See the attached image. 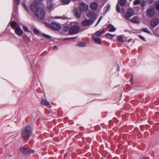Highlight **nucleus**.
Masks as SVG:
<instances>
[{
    "label": "nucleus",
    "mask_w": 159,
    "mask_h": 159,
    "mask_svg": "<svg viewBox=\"0 0 159 159\" xmlns=\"http://www.w3.org/2000/svg\"><path fill=\"white\" fill-rule=\"evenodd\" d=\"M138 37L140 39L142 40H143L144 41H145V39L141 35H138Z\"/></svg>",
    "instance_id": "38"
},
{
    "label": "nucleus",
    "mask_w": 159,
    "mask_h": 159,
    "mask_svg": "<svg viewBox=\"0 0 159 159\" xmlns=\"http://www.w3.org/2000/svg\"><path fill=\"white\" fill-rule=\"evenodd\" d=\"M45 24L47 27L51 29V24H49L47 23H45Z\"/></svg>",
    "instance_id": "39"
},
{
    "label": "nucleus",
    "mask_w": 159,
    "mask_h": 159,
    "mask_svg": "<svg viewBox=\"0 0 159 159\" xmlns=\"http://www.w3.org/2000/svg\"><path fill=\"white\" fill-rule=\"evenodd\" d=\"M116 10L118 13H120V8L118 4H117L116 5Z\"/></svg>",
    "instance_id": "32"
},
{
    "label": "nucleus",
    "mask_w": 159,
    "mask_h": 159,
    "mask_svg": "<svg viewBox=\"0 0 159 159\" xmlns=\"http://www.w3.org/2000/svg\"><path fill=\"white\" fill-rule=\"evenodd\" d=\"M140 5L142 7H144L146 5V1L144 0H143V1L141 2H140Z\"/></svg>",
    "instance_id": "31"
},
{
    "label": "nucleus",
    "mask_w": 159,
    "mask_h": 159,
    "mask_svg": "<svg viewBox=\"0 0 159 159\" xmlns=\"http://www.w3.org/2000/svg\"><path fill=\"white\" fill-rule=\"evenodd\" d=\"M20 150L23 154L25 155L34 153V152L33 150L25 147L20 148Z\"/></svg>",
    "instance_id": "5"
},
{
    "label": "nucleus",
    "mask_w": 159,
    "mask_h": 159,
    "mask_svg": "<svg viewBox=\"0 0 159 159\" xmlns=\"http://www.w3.org/2000/svg\"><path fill=\"white\" fill-rule=\"evenodd\" d=\"M131 41V39H129L128 40V42H130Z\"/></svg>",
    "instance_id": "49"
},
{
    "label": "nucleus",
    "mask_w": 159,
    "mask_h": 159,
    "mask_svg": "<svg viewBox=\"0 0 159 159\" xmlns=\"http://www.w3.org/2000/svg\"><path fill=\"white\" fill-rule=\"evenodd\" d=\"M57 47H56V46H54V49H57Z\"/></svg>",
    "instance_id": "48"
},
{
    "label": "nucleus",
    "mask_w": 159,
    "mask_h": 159,
    "mask_svg": "<svg viewBox=\"0 0 159 159\" xmlns=\"http://www.w3.org/2000/svg\"><path fill=\"white\" fill-rule=\"evenodd\" d=\"M79 7L80 9V10L83 12H85L87 11L88 9V5L84 2L80 4Z\"/></svg>",
    "instance_id": "10"
},
{
    "label": "nucleus",
    "mask_w": 159,
    "mask_h": 159,
    "mask_svg": "<svg viewBox=\"0 0 159 159\" xmlns=\"http://www.w3.org/2000/svg\"><path fill=\"white\" fill-rule=\"evenodd\" d=\"M141 30L146 33H151V32L147 28H142L141 29Z\"/></svg>",
    "instance_id": "24"
},
{
    "label": "nucleus",
    "mask_w": 159,
    "mask_h": 159,
    "mask_svg": "<svg viewBox=\"0 0 159 159\" xmlns=\"http://www.w3.org/2000/svg\"><path fill=\"white\" fill-rule=\"evenodd\" d=\"M53 0H47L46 7L48 10L51 11L53 9L54 4L52 3Z\"/></svg>",
    "instance_id": "9"
},
{
    "label": "nucleus",
    "mask_w": 159,
    "mask_h": 159,
    "mask_svg": "<svg viewBox=\"0 0 159 159\" xmlns=\"http://www.w3.org/2000/svg\"><path fill=\"white\" fill-rule=\"evenodd\" d=\"M117 70L118 71H119V70H120V67H119V65H117Z\"/></svg>",
    "instance_id": "47"
},
{
    "label": "nucleus",
    "mask_w": 159,
    "mask_h": 159,
    "mask_svg": "<svg viewBox=\"0 0 159 159\" xmlns=\"http://www.w3.org/2000/svg\"><path fill=\"white\" fill-rule=\"evenodd\" d=\"M134 12V10L131 8H129L127 10L125 16V18L128 20H129V18L133 16Z\"/></svg>",
    "instance_id": "6"
},
{
    "label": "nucleus",
    "mask_w": 159,
    "mask_h": 159,
    "mask_svg": "<svg viewBox=\"0 0 159 159\" xmlns=\"http://www.w3.org/2000/svg\"><path fill=\"white\" fill-rule=\"evenodd\" d=\"M140 159H149V158L147 157H143L141 158Z\"/></svg>",
    "instance_id": "46"
},
{
    "label": "nucleus",
    "mask_w": 159,
    "mask_h": 159,
    "mask_svg": "<svg viewBox=\"0 0 159 159\" xmlns=\"http://www.w3.org/2000/svg\"><path fill=\"white\" fill-rule=\"evenodd\" d=\"M45 15V13L43 9L41 7L37 8L36 11V16L40 20L44 19Z\"/></svg>",
    "instance_id": "3"
},
{
    "label": "nucleus",
    "mask_w": 159,
    "mask_h": 159,
    "mask_svg": "<svg viewBox=\"0 0 159 159\" xmlns=\"http://www.w3.org/2000/svg\"><path fill=\"white\" fill-rule=\"evenodd\" d=\"M102 18V16H101L100 17V18H99V19H98V21L97 23L95 25V26H96L98 24V23L100 22Z\"/></svg>",
    "instance_id": "36"
},
{
    "label": "nucleus",
    "mask_w": 159,
    "mask_h": 159,
    "mask_svg": "<svg viewBox=\"0 0 159 159\" xmlns=\"http://www.w3.org/2000/svg\"><path fill=\"white\" fill-rule=\"evenodd\" d=\"M154 1V0H147L148 3L149 4H151Z\"/></svg>",
    "instance_id": "43"
},
{
    "label": "nucleus",
    "mask_w": 159,
    "mask_h": 159,
    "mask_svg": "<svg viewBox=\"0 0 159 159\" xmlns=\"http://www.w3.org/2000/svg\"><path fill=\"white\" fill-rule=\"evenodd\" d=\"M67 17L65 16L61 17H59V18H61L63 19H67Z\"/></svg>",
    "instance_id": "41"
},
{
    "label": "nucleus",
    "mask_w": 159,
    "mask_h": 159,
    "mask_svg": "<svg viewBox=\"0 0 159 159\" xmlns=\"http://www.w3.org/2000/svg\"><path fill=\"white\" fill-rule=\"evenodd\" d=\"M37 6L35 4V3L31 4L30 6V9L31 11L33 12L34 13L35 11L36 10H37Z\"/></svg>",
    "instance_id": "18"
},
{
    "label": "nucleus",
    "mask_w": 159,
    "mask_h": 159,
    "mask_svg": "<svg viewBox=\"0 0 159 159\" xmlns=\"http://www.w3.org/2000/svg\"><path fill=\"white\" fill-rule=\"evenodd\" d=\"M92 39L94 41L98 44H101L102 43L101 40L98 38H96L95 36L93 35L92 37Z\"/></svg>",
    "instance_id": "17"
},
{
    "label": "nucleus",
    "mask_w": 159,
    "mask_h": 159,
    "mask_svg": "<svg viewBox=\"0 0 159 159\" xmlns=\"http://www.w3.org/2000/svg\"><path fill=\"white\" fill-rule=\"evenodd\" d=\"M126 0H120V4L121 6H124L125 5Z\"/></svg>",
    "instance_id": "30"
},
{
    "label": "nucleus",
    "mask_w": 159,
    "mask_h": 159,
    "mask_svg": "<svg viewBox=\"0 0 159 159\" xmlns=\"http://www.w3.org/2000/svg\"><path fill=\"white\" fill-rule=\"evenodd\" d=\"M116 35V34L112 35L109 33H107L105 34V37L107 39H112Z\"/></svg>",
    "instance_id": "22"
},
{
    "label": "nucleus",
    "mask_w": 159,
    "mask_h": 159,
    "mask_svg": "<svg viewBox=\"0 0 159 159\" xmlns=\"http://www.w3.org/2000/svg\"><path fill=\"white\" fill-rule=\"evenodd\" d=\"M76 37H75V38H65L64 39V41H66V40H71V39H76Z\"/></svg>",
    "instance_id": "37"
},
{
    "label": "nucleus",
    "mask_w": 159,
    "mask_h": 159,
    "mask_svg": "<svg viewBox=\"0 0 159 159\" xmlns=\"http://www.w3.org/2000/svg\"><path fill=\"white\" fill-rule=\"evenodd\" d=\"M155 14V12L153 6L151 5L148 7L146 11V16L149 17H152Z\"/></svg>",
    "instance_id": "4"
},
{
    "label": "nucleus",
    "mask_w": 159,
    "mask_h": 159,
    "mask_svg": "<svg viewBox=\"0 0 159 159\" xmlns=\"http://www.w3.org/2000/svg\"><path fill=\"white\" fill-rule=\"evenodd\" d=\"M140 19L138 16H135L132 18L130 21L134 23L138 24L140 23Z\"/></svg>",
    "instance_id": "14"
},
{
    "label": "nucleus",
    "mask_w": 159,
    "mask_h": 159,
    "mask_svg": "<svg viewBox=\"0 0 159 159\" xmlns=\"http://www.w3.org/2000/svg\"><path fill=\"white\" fill-rule=\"evenodd\" d=\"M60 28V26L58 23L54 22L51 23V29L54 30H58Z\"/></svg>",
    "instance_id": "11"
},
{
    "label": "nucleus",
    "mask_w": 159,
    "mask_h": 159,
    "mask_svg": "<svg viewBox=\"0 0 159 159\" xmlns=\"http://www.w3.org/2000/svg\"><path fill=\"white\" fill-rule=\"evenodd\" d=\"M23 5V7H24L25 9V10L27 11V12H28L29 11V10L27 8V7H26V5L25 4H24V3H22Z\"/></svg>",
    "instance_id": "40"
},
{
    "label": "nucleus",
    "mask_w": 159,
    "mask_h": 159,
    "mask_svg": "<svg viewBox=\"0 0 159 159\" xmlns=\"http://www.w3.org/2000/svg\"><path fill=\"white\" fill-rule=\"evenodd\" d=\"M159 23V21L157 19H154L151 20L150 22L151 26L155 27H156Z\"/></svg>",
    "instance_id": "15"
},
{
    "label": "nucleus",
    "mask_w": 159,
    "mask_h": 159,
    "mask_svg": "<svg viewBox=\"0 0 159 159\" xmlns=\"http://www.w3.org/2000/svg\"><path fill=\"white\" fill-rule=\"evenodd\" d=\"M74 16L77 18H80L81 17L80 11L77 8H75L73 10Z\"/></svg>",
    "instance_id": "12"
},
{
    "label": "nucleus",
    "mask_w": 159,
    "mask_h": 159,
    "mask_svg": "<svg viewBox=\"0 0 159 159\" xmlns=\"http://www.w3.org/2000/svg\"><path fill=\"white\" fill-rule=\"evenodd\" d=\"M132 76H133V75L132 74L131 75V78H130V81H131V83H132L133 82V80Z\"/></svg>",
    "instance_id": "45"
},
{
    "label": "nucleus",
    "mask_w": 159,
    "mask_h": 159,
    "mask_svg": "<svg viewBox=\"0 0 159 159\" xmlns=\"http://www.w3.org/2000/svg\"><path fill=\"white\" fill-rule=\"evenodd\" d=\"M104 30H99L95 32V34L97 36H101L102 34L104 33Z\"/></svg>",
    "instance_id": "19"
},
{
    "label": "nucleus",
    "mask_w": 159,
    "mask_h": 159,
    "mask_svg": "<svg viewBox=\"0 0 159 159\" xmlns=\"http://www.w3.org/2000/svg\"><path fill=\"white\" fill-rule=\"evenodd\" d=\"M109 31L110 32H114L116 30V28L112 25L110 24L108 26Z\"/></svg>",
    "instance_id": "21"
},
{
    "label": "nucleus",
    "mask_w": 159,
    "mask_h": 159,
    "mask_svg": "<svg viewBox=\"0 0 159 159\" xmlns=\"http://www.w3.org/2000/svg\"><path fill=\"white\" fill-rule=\"evenodd\" d=\"M111 7L110 5H109L107 7L106 10V12H107L108 11H109Z\"/></svg>",
    "instance_id": "42"
},
{
    "label": "nucleus",
    "mask_w": 159,
    "mask_h": 159,
    "mask_svg": "<svg viewBox=\"0 0 159 159\" xmlns=\"http://www.w3.org/2000/svg\"><path fill=\"white\" fill-rule=\"evenodd\" d=\"M22 38L24 40L27 42H30L31 41L30 38L26 34L23 35L22 36Z\"/></svg>",
    "instance_id": "20"
},
{
    "label": "nucleus",
    "mask_w": 159,
    "mask_h": 159,
    "mask_svg": "<svg viewBox=\"0 0 159 159\" xmlns=\"http://www.w3.org/2000/svg\"><path fill=\"white\" fill-rule=\"evenodd\" d=\"M134 42H135V41H133V43H134Z\"/></svg>",
    "instance_id": "50"
},
{
    "label": "nucleus",
    "mask_w": 159,
    "mask_h": 159,
    "mask_svg": "<svg viewBox=\"0 0 159 159\" xmlns=\"http://www.w3.org/2000/svg\"><path fill=\"white\" fill-rule=\"evenodd\" d=\"M93 21L89 20H84L82 22L81 24L84 26H88L93 23Z\"/></svg>",
    "instance_id": "13"
},
{
    "label": "nucleus",
    "mask_w": 159,
    "mask_h": 159,
    "mask_svg": "<svg viewBox=\"0 0 159 159\" xmlns=\"http://www.w3.org/2000/svg\"><path fill=\"white\" fill-rule=\"evenodd\" d=\"M34 32L35 34L37 35H40V33L38 30L35 28L34 29Z\"/></svg>",
    "instance_id": "28"
},
{
    "label": "nucleus",
    "mask_w": 159,
    "mask_h": 159,
    "mask_svg": "<svg viewBox=\"0 0 159 159\" xmlns=\"http://www.w3.org/2000/svg\"><path fill=\"white\" fill-rule=\"evenodd\" d=\"M90 7L93 10L96 11L98 7V4L96 2H92L91 3Z\"/></svg>",
    "instance_id": "16"
},
{
    "label": "nucleus",
    "mask_w": 159,
    "mask_h": 159,
    "mask_svg": "<svg viewBox=\"0 0 159 159\" xmlns=\"http://www.w3.org/2000/svg\"><path fill=\"white\" fill-rule=\"evenodd\" d=\"M23 28L25 31H27L29 33L30 32L28 28L26 26H23Z\"/></svg>",
    "instance_id": "33"
},
{
    "label": "nucleus",
    "mask_w": 159,
    "mask_h": 159,
    "mask_svg": "<svg viewBox=\"0 0 159 159\" xmlns=\"http://www.w3.org/2000/svg\"><path fill=\"white\" fill-rule=\"evenodd\" d=\"M87 17L90 18L91 21H93V23L96 19V17L95 13L94 11H89L87 13Z\"/></svg>",
    "instance_id": "7"
},
{
    "label": "nucleus",
    "mask_w": 159,
    "mask_h": 159,
    "mask_svg": "<svg viewBox=\"0 0 159 159\" xmlns=\"http://www.w3.org/2000/svg\"><path fill=\"white\" fill-rule=\"evenodd\" d=\"M155 9L157 11H159V1H156L154 4Z\"/></svg>",
    "instance_id": "23"
},
{
    "label": "nucleus",
    "mask_w": 159,
    "mask_h": 159,
    "mask_svg": "<svg viewBox=\"0 0 159 159\" xmlns=\"http://www.w3.org/2000/svg\"><path fill=\"white\" fill-rule=\"evenodd\" d=\"M15 1L17 3L18 5H19L20 2V0H15Z\"/></svg>",
    "instance_id": "44"
},
{
    "label": "nucleus",
    "mask_w": 159,
    "mask_h": 159,
    "mask_svg": "<svg viewBox=\"0 0 159 159\" xmlns=\"http://www.w3.org/2000/svg\"><path fill=\"white\" fill-rule=\"evenodd\" d=\"M76 46H79L80 47H85L86 45V44L84 42H80L79 43L77 44L76 45Z\"/></svg>",
    "instance_id": "25"
},
{
    "label": "nucleus",
    "mask_w": 159,
    "mask_h": 159,
    "mask_svg": "<svg viewBox=\"0 0 159 159\" xmlns=\"http://www.w3.org/2000/svg\"><path fill=\"white\" fill-rule=\"evenodd\" d=\"M118 40L120 42L123 43L125 41L123 39V38L121 35H120L117 37Z\"/></svg>",
    "instance_id": "26"
},
{
    "label": "nucleus",
    "mask_w": 159,
    "mask_h": 159,
    "mask_svg": "<svg viewBox=\"0 0 159 159\" xmlns=\"http://www.w3.org/2000/svg\"><path fill=\"white\" fill-rule=\"evenodd\" d=\"M32 130L31 126L26 125L22 129L21 136L22 139L25 140H28L32 134Z\"/></svg>",
    "instance_id": "1"
},
{
    "label": "nucleus",
    "mask_w": 159,
    "mask_h": 159,
    "mask_svg": "<svg viewBox=\"0 0 159 159\" xmlns=\"http://www.w3.org/2000/svg\"><path fill=\"white\" fill-rule=\"evenodd\" d=\"M80 27L78 25H75L71 27L69 30V32L70 34H76L79 31Z\"/></svg>",
    "instance_id": "8"
},
{
    "label": "nucleus",
    "mask_w": 159,
    "mask_h": 159,
    "mask_svg": "<svg viewBox=\"0 0 159 159\" xmlns=\"http://www.w3.org/2000/svg\"><path fill=\"white\" fill-rule=\"evenodd\" d=\"M42 34L43 37L46 39H50L51 38V37L49 35L45 34L44 33H42Z\"/></svg>",
    "instance_id": "29"
},
{
    "label": "nucleus",
    "mask_w": 159,
    "mask_h": 159,
    "mask_svg": "<svg viewBox=\"0 0 159 159\" xmlns=\"http://www.w3.org/2000/svg\"><path fill=\"white\" fill-rule=\"evenodd\" d=\"M41 104L45 105H48L49 104V103L46 100H43L41 101Z\"/></svg>",
    "instance_id": "27"
},
{
    "label": "nucleus",
    "mask_w": 159,
    "mask_h": 159,
    "mask_svg": "<svg viewBox=\"0 0 159 159\" xmlns=\"http://www.w3.org/2000/svg\"><path fill=\"white\" fill-rule=\"evenodd\" d=\"M140 3L139 0H135L134 2V4L135 5H137Z\"/></svg>",
    "instance_id": "35"
},
{
    "label": "nucleus",
    "mask_w": 159,
    "mask_h": 159,
    "mask_svg": "<svg viewBox=\"0 0 159 159\" xmlns=\"http://www.w3.org/2000/svg\"><path fill=\"white\" fill-rule=\"evenodd\" d=\"M11 28L14 30L15 33L18 36H21L23 34L22 30L17 23L15 21H12L10 23Z\"/></svg>",
    "instance_id": "2"
},
{
    "label": "nucleus",
    "mask_w": 159,
    "mask_h": 159,
    "mask_svg": "<svg viewBox=\"0 0 159 159\" xmlns=\"http://www.w3.org/2000/svg\"><path fill=\"white\" fill-rule=\"evenodd\" d=\"M62 2L65 4H68L70 2V0H61Z\"/></svg>",
    "instance_id": "34"
}]
</instances>
